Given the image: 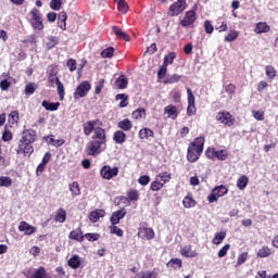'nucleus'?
Instances as JSON below:
<instances>
[{
    "label": "nucleus",
    "mask_w": 278,
    "mask_h": 278,
    "mask_svg": "<svg viewBox=\"0 0 278 278\" xmlns=\"http://www.w3.org/2000/svg\"><path fill=\"white\" fill-rule=\"evenodd\" d=\"M12 186V178L8 176H0V188H10Z\"/></svg>",
    "instance_id": "nucleus-35"
},
{
    "label": "nucleus",
    "mask_w": 278,
    "mask_h": 278,
    "mask_svg": "<svg viewBox=\"0 0 278 278\" xmlns=\"http://www.w3.org/2000/svg\"><path fill=\"white\" fill-rule=\"evenodd\" d=\"M164 114H167V118H172L173 121H175V118H177L178 116L177 106L175 105L165 106Z\"/></svg>",
    "instance_id": "nucleus-17"
},
{
    "label": "nucleus",
    "mask_w": 278,
    "mask_h": 278,
    "mask_svg": "<svg viewBox=\"0 0 278 278\" xmlns=\"http://www.w3.org/2000/svg\"><path fill=\"white\" fill-rule=\"evenodd\" d=\"M180 253L184 257H197V251H192V245H185Z\"/></svg>",
    "instance_id": "nucleus-22"
},
{
    "label": "nucleus",
    "mask_w": 278,
    "mask_h": 278,
    "mask_svg": "<svg viewBox=\"0 0 278 278\" xmlns=\"http://www.w3.org/2000/svg\"><path fill=\"white\" fill-rule=\"evenodd\" d=\"M194 21H197V14L194 13V10H191L186 12L184 20L180 21V25H182V27H190Z\"/></svg>",
    "instance_id": "nucleus-10"
},
{
    "label": "nucleus",
    "mask_w": 278,
    "mask_h": 278,
    "mask_svg": "<svg viewBox=\"0 0 278 278\" xmlns=\"http://www.w3.org/2000/svg\"><path fill=\"white\" fill-rule=\"evenodd\" d=\"M182 205L184 207L189 210L190 207H194V205H197V202L194 201V199H192V197L187 195L182 200Z\"/></svg>",
    "instance_id": "nucleus-33"
},
{
    "label": "nucleus",
    "mask_w": 278,
    "mask_h": 278,
    "mask_svg": "<svg viewBox=\"0 0 278 278\" xmlns=\"http://www.w3.org/2000/svg\"><path fill=\"white\" fill-rule=\"evenodd\" d=\"M105 129L97 127L92 136V140L87 143L86 151L87 154L94 156L99 155L105 149L106 142Z\"/></svg>",
    "instance_id": "nucleus-1"
},
{
    "label": "nucleus",
    "mask_w": 278,
    "mask_h": 278,
    "mask_svg": "<svg viewBox=\"0 0 278 278\" xmlns=\"http://www.w3.org/2000/svg\"><path fill=\"white\" fill-rule=\"evenodd\" d=\"M88 92H90V83L88 81H83L75 90L74 92V99L78 100V99H84V97H86V94H88Z\"/></svg>",
    "instance_id": "nucleus-7"
},
{
    "label": "nucleus",
    "mask_w": 278,
    "mask_h": 278,
    "mask_svg": "<svg viewBox=\"0 0 278 278\" xmlns=\"http://www.w3.org/2000/svg\"><path fill=\"white\" fill-rule=\"evenodd\" d=\"M96 125H99V119L89 121V122L85 123L83 125L85 136H90V134L96 131L97 130V128H94Z\"/></svg>",
    "instance_id": "nucleus-12"
},
{
    "label": "nucleus",
    "mask_w": 278,
    "mask_h": 278,
    "mask_svg": "<svg viewBox=\"0 0 278 278\" xmlns=\"http://www.w3.org/2000/svg\"><path fill=\"white\" fill-rule=\"evenodd\" d=\"M117 127L119 129H123V131H130L131 130V121H129L128 118L123 119L121 122L117 123Z\"/></svg>",
    "instance_id": "nucleus-24"
},
{
    "label": "nucleus",
    "mask_w": 278,
    "mask_h": 278,
    "mask_svg": "<svg viewBox=\"0 0 278 278\" xmlns=\"http://www.w3.org/2000/svg\"><path fill=\"white\" fill-rule=\"evenodd\" d=\"M113 31L115 36H117V38H121V40L129 42V35L125 33L123 29L118 28V26H113Z\"/></svg>",
    "instance_id": "nucleus-21"
},
{
    "label": "nucleus",
    "mask_w": 278,
    "mask_h": 278,
    "mask_svg": "<svg viewBox=\"0 0 278 278\" xmlns=\"http://www.w3.org/2000/svg\"><path fill=\"white\" fill-rule=\"evenodd\" d=\"M9 123H12V125H15V123H18V111H12L9 114Z\"/></svg>",
    "instance_id": "nucleus-49"
},
{
    "label": "nucleus",
    "mask_w": 278,
    "mask_h": 278,
    "mask_svg": "<svg viewBox=\"0 0 278 278\" xmlns=\"http://www.w3.org/2000/svg\"><path fill=\"white\" fill-rule=\"evenodd\" d=\"M50 8L51 10H60L62 8V0H51Z\"/></svg>",
    "instance_id": "nucleus-57"
},
{
    "label": "nucleus",
    "mask_w": 278,
    "mask_h": 278,
    "mask_svg": "<svg viewBox=\"0 0 278 278\" xmlns=\"http://www.w3.org/2000/svg\"><path fill=\"white\" fill-rule=\"evenodd\" d=\"M36 130H24L22 139L20 140L17 149L15 150L17 155H31V153H34V147H31V144L36 142Z\"/></svg>",
    "instance_id": "nucleus-2"
},
{
    "label": "nucleus",
    "mask_w": 278,
    "mask_h": 278,
    "mask_svg": "<svg viewBox=\"0 0 278 278\" xmlns=\"http://www.w3.org/2000/svg\"><path fill=\"white\" fill-rule=\"evenodd\" d=\"M86 240L89 242H97V240L100 238L99 233L93 232V233H86L85 235Z\"/></svg>",
    "instance_id": "nucleus-56"
},
{
    "label": "nucleus",
    "mask_w": 278,
    "mask_h": 278,
    "mask_svg": "<svg viewBox=\"0 0 278 278\" xmlns=\"http://www.w3.org/2000/svg\"><path fill=\"white\" fill-rule=\"evenodd\" d=\"M265 71L268 79H275V77H277V71L273 67V65H267Z\"/></svg>",
    "instance_id": "nucleus-39"
},
{
    "label": "nucleus",
    "mask_w": 278,
    "mask_h": 278,
    "mask_svg": "<svg viewBox=\"0 0 278 278\" xmlns=\"http://www.w3.org/2000/svg\"><path fill=\"white\" fill-rule=\"evenodd\" d=\"M59 26L61 29H66V12H61L59 14Z\"/></svg>",
    "instance_id": "nucleus-44"
},
{
    "label": "nucleus",
    "mask_w": 278,
    "mask_h": 278,
    "mask_svg": "<svg viewBox=\"0 0 278 278\" xmlns=\"http://www.w3.org/2000/svg\"><path fill=\"white\" fill-rule=\"evenodd\" d=\"M127 215V211L125 208H121L118 211H115L111 216V224L112 225H118L123 218Z\"/></svg>",
    "instance_id": "nucleus-11"
},
{
    "label": "nucleus",
    "mask_w": 278,
    "mask_h": 278,
    "mask_svg": "<svg viewBox=\"0 0 278 278\" xmlns=\"http://www.w3.org/2000/svg\"><path fill=\"white\" fill-rule=\"evenodd\" d=\"M187 94H188L187 114L188 116H192L197 114V106L194 105V94H192V89L187 88Z\"/></svg>",
    "instance_id": "nucleus-9"
},
{
    "label": "nucleus",
    "mask_w": 278,
    "mask_h": 278,
    "mask_svg": "<svg viewBox=\"0 0 278 278\" xmlns=\"http://www.w3.org/2000/svg\"><path fill=\"white\" fill-rule=\"evenodd\" d=\"M18 230L23 231L25 236H31V233L36 232V227L27 224L26 222H21Z\"/></svg>",
    "instance_id": "nucleus-14"
},
{
    "label": "nucleus",
    "mask_w": 278,
    "mask_h": 278,
    "mask_svg": "<svg viewBox=\"0 0 278 278\" xmlns=\"http://www.w3.org/2000/svg\"><path fill=\"white\" fill-rule=\"evenodd\" d=\"M147 116V111L144 109H137L135 112H132V118L138 121L139 118H144Z\"/></svg>",
    "instance_id": "nucleus-43"
},
{
    "label": "nucleus",
    "mask_w": 278,
    "mask_h": 278,
    "mask_svg": "<svg viewBox=\"0 0 278 278\" xmlns=\"http://www.w3.org/2000/svg\"><path fill=\"white\" fill-rule=\"evenodd\" d=\"M247 186H249V177H247V176L239 177L237 180V188L239 190H244V188H247Z\"/></svg>",
    "instance_id": "nucleus-28"
},
{
    "label": "nucleus",
    "mask_w": 278,
    "mask_h": 278,
    "mask_svg": "<svg viewBox=\"0 0 278 278\" xmlns=\"http://www.w3.org/2000/svg\"><path fill=\"white\" fill-rule=\"evenodd\" d=\"M111 233L118 236V238H123V229L118 228L116 225L110 226Z\"/></svg>",
    "instance_id": "nucleus-52"
},
{
    "label": "nucleus",
    "mask_w": 278,
    "mask_h": 278,
    "mask_svg": "<svg viewBox=\"0 0 278 278\" xmlns=\"http://www.w3.org/2000/svg\"><path fill=\"white\" fill-rule=\"evenodd\" d=\"M138 236L144 238L146 240H153L155 238V232L152 228H140Z\"/></svg>",
    "instance_id": "nucleus-13"
},
{
    "label": "nucleus",
    "mask_w": 278,
    "mask_h": 278,
    "mask_svg": "<svg viewBox=\"0 0 278 278\" xmlns=\"http://www.w3.org/2000/svg\"><path fill=\"white\" fill-rule=\"evenodd\" d=\"M134 278H157V274L154 271H141L137 274Z\"/></svg>",
    "instance_id": "nucleus-36"
},
{
    "label": "nucleus",
    "mask_w": 278,
    "mask_h": 278,
    "mask_svg": "<svg viewBox=\"0 0 278 278\" xmlns=\"http://www.w3.org/2000/svg\"><path fill=\"white\" fill-rule=\"evenodd\" d=\"M117 9L119 10V12H122V14H127V10L129 9V7L127 5V2H119L117 3Z\"/></svg>",
    "instance_id": "nucleus-60"
},
{
    "label": "nucleus",
    "mask_w": 278,
    "mask_h": 278,
    "mask_svg": "<svg viewBox=\"0 0 278 278\" xmlns=\"http://www.w3.org/2000/svg\"><path fill=\"white\" fill-rule=\"evenodd\" d=\"M155 134L150 128H143L139 131V138L141 140H149V138H153Z\"/></svg>",
    "instance_id": "nucleus-23"
},
{
    "label": "nucleus",
    "mask_w": 278,
    "mask_h": 278,
    "mask_svg": "<svg viewBox=\"0 0 278 278\" xmlns=\"http://www.w3.org/2000/svg\"><path fill=\"white\" fill-rule=\"evenodd\" d=\"M68 238L70 240H76L77 242H83L84 236L81 235V229H76L71 231Z\"/></svg>",
    "instance_id": "nucleus-25"
},
{
    "label": "nucleus",
    "mask_w": 278,
    "mask_h": 278,
    "mask_svg": "<svg viewBox=\"0 0 278 278\" xmlns=\"http://www.w3.org/2000/svg\"><path fill=\"white\" fill-rule=\"evenodd\" d=\"M100 175L103 179H114L118 175V167H111L109 165H104L101 170Z\"/></svg>",
    "instance_id": "nucleus-8"
},
{
    "label": "nucleus",
    "mask_w": 278,
    "mask_h": 278,
    "mask_svg": "<svg viewBox=\"0 0 278 278\" xmlns=\"http://www.w3.org/2000/svg\"><path fill=\"white\" fill-rule=\"evenodd\" d=\"M127 84H129V80L125 75H121L115 81V86L119 90H125V88H127Z\"/></svg>",
    "instance_id": "nucleus-20"
},
{
    "label": "nucleus",
    "mask_w": 278,
    "mask_h": 278,
    "mask_svg": "<svg viewBox=\"0 0 278 278\" xmlns=\"http://www.w3.org/2000/svg\"><path fill=\"white\" fill-rule=\"evenodd\" d=\"M273 255V250L268 247H263L257 252V257H270Z\"/></svg>",
    "instance_id": "nucleus-27"
},
{
    "label": "nucleus",
    "mask_w": 278,
    "mask_h": 278,
    "mask_svg": "<svg viewBox=\"0 0 278 278\" xmlns=\"http://www.w3.org/2000/svg\"><path fill=\"white\" fill-rule=\"evenodd\" d=\"M36 88H38V86L35 83H30V84L26 85L25 86V94L30 97V94H34L36 92Z\"/></svg>",
    "instance_id": "nucleus-41"
},
{
    "label": "nucleus",
    "mask_w": 278,
    "mask_h": 278,
    "mask_svg": "<svg viewBox=\"0 0 278 278\" xmlns=\"http://www.w3.org/2000/svg\"><path fill=\"white\" fill-rule=\"evenodd\" d=\"M66 66L71 71V73H73L77 71V61H75L74 59H68Z\"/></svg>",
    "instance_id": "nucleus-51"
},
{
    "label": "nucleus",
    "mask_w": 278,
    "mask_h": 278,
    "mask_svg": "<svg viewBox=\"0 0 278 278\" xmlns=\"http://www.w3.org/2000/svg\"><path fill=\"white\" fill-rule=\"evenodd\" d=\"M162 188H164V184L157 180V178H155V181H153L150 186L152 192H157V190H162Z\"/></svg>",
    "instance_id": "nucleus-45"
},
{
    "label": "nucleus",
    "mask_w": 278,
    "mask_h": 278,
    "mask_svg": "<svg viewBox=\"0 0 278 278\" xmlns=\"http://www.w3.org/2000/svg\"><path fill=\"white\" fill-rule=\"evenodd\" d=\"M254 31L255 34H268V31H270V26L265 22H260L256 24Z\"/></svg>",
    "instance_id": "nucleus-18"
},
{
    "label": "nucleus",
    "mask_w": 278,
    "mask_h": 278,
    "mask_svg": "<svg viewBox=\"0 0 278 278\" xmlns=\"http://www.w3.org/2000/svg\"><path fill=\"white\" fill-rule=\"evenodd\" d=\"M2 140L3 142H10V140H12V131L4 129L2 132Z\"/></svg>",
    "instance_id": "nucleus-59"
},
{
    "label": "nucleus",
    "mask_w": 278,
    "mask_h": 278,
    "mask_svg": "<svg viewBox=\"0 0 278 278\" xmlns=\"http://www.w3.org/2000/svg\"><path fill=\"white\" fill-rule=\"evenodd\" d=\"M252 116L255 121H264V111H252Z\"/></svg>",
    "instance_id": "nucleus-62"
},
{
    "label": "nucleus",
    "mask_w": 278,
    "mask_h": 278,
    "mask_svg": "<svg viewBox=\"0 0 278 278\" xmlns=\"http://www.w3.org/2000/svg\"><path fill=\"white\" fill-rule=\"evenodd\" d=\"M128 200L129 201H138V199H140V194L138 193V190H130L127 193Z\"/></svg>",
    "instance_id": "nucleus-48"
},
{
    "label": "nucleus",
    "mask_w": 278,
    "mask_h": 278,
    "mask_svg": "<svg viewBox=\"0 0 278 278\" xmlns=\"http://www.w3.org/2000/svg\"><path fill=\"white\" fill-rule=\"evenodd\" d=\"M114 140L117 144H123V142L126 140V135L123 132V130H117L114 134Z\"/></svg>",
    "instance_id": "nucleus-34"
},
{
    "label": "nucleus",
    "mask_w": 278,
    "mask_h": 278,
    "mask_svg": "<svg viewBox=\"0 0 278 278\" xmlns=\"http://www.w3.org/2000/svg\"><path fill=\"white\" fill-rule=\"evenodd\" d=\"M225 90L230 99H232L233 94H236V86L233 84L227 85Z\"/></svg>",
    "instance_id": "nucleus-50"
},
{
    "label": "nucleus",
    "mask_w": 278,
    "mask_h": 278,
    "mask_svg": "<svg viewBox=\"0 0 278 278\" xmlns=\"http://www.w3.org/2000/svg\"><path fill=\"white\" fill-rule=\"evenodd\" d=\"M188 8L186 0H178L169 7V16H179Z\"/></svg>",
    "instance_id": "nucleus-6"
},
{
    "label": "nucleus",
    "mask_w": 278,
    "mask_h": 278,
    "mask_svg": "<svg viewBox=\"0 0 278 278\" xmlns=\"http://www.w3.org/2000/svg\"><path fill=\"white\" fill-rule=\"evenodd\" d=\"M41 105L42 108H45V110H48L49 112H55L60 108V102H49L45 100L42 101Z\"/></svg>",
    "instance_id": "nucleus-19"
},
{
    "label": "nucleus",
    "mask_w": 278,
    "mask_h": 278,
    "mask_svg": "<svg viewBox=\"0 0 278 278\" xmlns=\"http://www.w3.org/2000/svg\"><path fill=\"white\" fill-rule=\"evenodd\" d=\"M205 155L206 157H208L210 160H216V150L214 148H208L205 151Z\"/></svg>",
    "instance_id": "nucleus-58"
},
{
    "label": "nucleus",
    "mask_w": 278,
    "mask_h": 278,
    "mask_svg": "<svg viewBox=\"0 0 278 278\" xmlns=\"http://www.w3.org/2000/svg\"><path fill=\"white\" fill-rule=\"evenodd\" d=\"M33 16L30 24L37 31H42L45 29V25L42 24V17L40 16V11L38 9H33L30 12Z\"/></svg>",
    "instance_id": "nucleus-5"
},
{
    "label": "nucleus",
    "mask_w": 278,
    "mask_h": 278,
    "mask_svg": "<svg viewBox=\"0 0 278 278\" xmlns=\"http://www.w3.org/2000/svg\"><path fill=\"white\" fill-rule=\"evenodd\" d=\"M140 186H148L149 181H151V177L148 175H143L138 179Z\"/></svg>",
    "instance_id": "nucleus-64"
},
{
    "label": "nucleus",
    "mask_w": 278,
    "mask_h": 278,
    "mask_svg": "<svg viewBox=\"0 0 278 278\" xmlns=\"http://www.w3.org/2000/svg\"><path fill=\"white\" fill-rule=\"evenodd\" d=\"M216 121H218V123H222L223 125H226V127H233V125L236 124V118H233V116H231V113L227 111L218 112L216 114Z\"/></svg>",
    "instance_id": "nucleus-4"
},
{
    "label": "nucleus",
    "mask_w": 278,
    "mask_h": 278,
    "mask_svg": "<svg viewBox=\"0 0 278 278\" xmlns=\"http://www.w3.org/2000/svg\"><path fill=\"white\" fill-rule=\"evenodd\" d=\"M231 249V245L229 243L225 244L218 252V257H225L227 255V251Z\"/></svg>",
    "instance_id": "nucleus-61"
},
{
    "label": "nucleus",
    "mask_w": 278,
    "mask_h": 278,
    "mask_svg": "<svg viewBox=\"0 0 278 278\" xmlns=\"http://www.w3.org/2000/svg\"><path fill=\"white\" fill-rule=\"evenodd\" d=\"M56 88H58L60 101H64V84H62L60 79H56Z\"/></svg>",
    "instance_id": "nucleus-46"
},
{
    "label": "nucleus",
    "mask_w": 278,
    "mask_h": 278,
    "mask_svg": "<svg viewBox=\"0 0 278 278\" xmlns=\"http://www.w3.org/2000/svg\"><path fill=\"white\" fill-rule=\"evenodd\" d=\"M213 192L216 193V195L218 198H220V197H225V194H227V192H229V189H227V187H225V185H220L218 187H215L213 189Z\"/></svg>",
    "instance_id": "nucleus-31"
},
{
    "label": "nucleus",
    "mask_w": 278,
    "mask_h": 278,
    "mask_svg": "<svg viewBox=\"0 0 278 278\" xmlns=\"http://www.w3.org/2000/svg\"><path fill=\"white\" fill-rule=\"evenodd\" d=\"M103 216H105L104 210H96L89 214V220H91V223H98L99 218H103Z\"/></svg>",
    "instance_id": "nucleus-16"
},
{
    "label": "nucleus",
    "mask_w": 278,
    "mask_h": 278,
    "mask_svg": "<svg viewBox=\"0 0 278 278\" xmlns=\"http://www.w3.org/2000/svg\"><path fill=\"white\" fill-rule=\"evenodd\" d=\"M56 223H64L66 220V211L64 208H59L54 217Z\"/></svg>",
    "instance_id": "nucleus-30"
},
{
    "label": "nucleus",
    "mask_w": 278,
    "mask_h": 278,
    "mask_svg": "<svg viewBox=\"0 0 278 278\" xmlns=\"http://www.w3.org/2000/svg\"><path fill=\"white\" fill-rule=\"evenodd\" d=\"M181 79V76L178 74L168 75L166 79L164 80V84H177Z\"/></svg>",
    "instance_id": "nucleus-40"
},
{
    "label": "nucleus",
    "mask_w": 278,
    "mask_h": 278,
    "mask_svg": "<svg viewBox=\"0 0 278 278\" xmlns=\"http://www.w3.org/2000/svg\"><path fill=\"white\" fill-rule=\"evenodd\" d=\"M157 181H160L161 184H168V181H170V174L168 173H162L160 175L156 176Z\"/></svg>",
    "instance_id": "nucleus-38"
},
{
    "label": "nucleus",
    "mask_w": 278,
    "mask_h": 278,
    "mask_svg": "<svg viewBox=\"0 0 278 278\" xmlns=\"http://www.w3.org/2000/svg\"><path fill=\"white\" fill-rule=\"evenodd\" d=\"M68 188H70V192H72L73 197H79V194H81V189H79L78 181H74V182L70 184Z\"/></svg>",
    "instance_id": "nucleus-26"
},
{
    "label": "nucleus",
    "mask_w": 278,
    "mask_h": 278,
    "mask_svg": "<svg viewBox=\"0 0 278 278\" xmlns=\"http://www.w3.org/2000/svg\"><path fill=\"white\" fill-rule=\"evenodd\" d=\"M58 37H48V42L46 43L47 49H53L58 45Z\"/></svg>",
    "instance_id": "nucleus-47"
},
{
    "label": "nucleus",
    "mask_w": 278,
    "mask_h": 278,
    "mask_svg": "<svg viewBox=\"0 0 278 278\" xmlns=\"http://www.w3.org/2000/svg\"><path fill=\"white\" fill-rule=\"evenodd\" d=\"M205 144V138L198 137L192 141L187 151V160L188 162L194 163L199 161V157H201V153H203V147Z\"/></svg>",
    "instance_id": "nucleus-3"
},
{
    "label": "nucleus",
    "mask_w": 278,
    "mask_h": 278,
    "mask_svg": "<svg viewBox=\"0 0 278 278\" xmlns=\"http://www.w3.org/2000/svg\"><path fill=\"white\" fill-rule=\"evenodd\" d=\"M175 58H177V53L169 52L167 55H165L163 64L165 66H168V64H173V62H175Z\"/></svg>",
    "instance_id": "nucleus-37"
},
{
    "label": "nucleus",
    "mask_w": 278,
    "mask_h": 278,
    "mask_svg": "<svg viewBox=\"0 0 278 278\" xmlns=\"http://www.w3.org/2000/svg\"><path fill=\"white\" fill-rule=\"evenodd\" d=\"M166 66L167 65H162L161 67H160V70H159V72H157V77H159V79H164L165 77H166Z\"/></svg>",
    "instance_id": "nucleus-63"
},
{
    "label": "nucleus",
    "mask_w": 278,
    "mask_h": 278,
    "mask_svg": "<svg viewBox=\"0 0 278 278\" xmlns=\"http://www.w3.org/2000/svg\"><path fill=\"white\" fill-rule=\"evenodd\" d=\"M47 275V270L45 267H39L38 269H35L34 278H45Z\"/></svg>",
    "instance_id": "nucleus-54"
},
{
    "label": "nucleus",
    "mask_w": 278,
    "mask_h": 278,
    "mask_svg": "<svg viewBox=\"0 0 278 278\" xmlns=\"http://www.w3.org/2000/svg\"><path fill=\"white\" fill-rule=\"evenodd\" d=\"M68 267L77 269L79 266H81V257L79 255L74 254L68 261H67Z\"/></svg>",
    "instance_id": "nucleus-15"
},
{
    "label": "nucleus",
    "mask_w": 278,
    "mask_h": 278,
    "mask_svg": "<svg viewBox=\"0 0 278 278\" xmlns=\"http://www.w3.org/2000/svg\"><path fill=\"white\" fill-rule=\"evenodd\" d=\"M101 55H102V58H109V59L112 58L114 55V48L110 47V48L104 49L101 52Z\"/></svg>",
    "instance_id": "nucleus-55"
},
{
    "label": "nucleus",
    "mask_w": 278,
    "mask_h": 278,
    "mask_svg": "<svg viewBox=\"0 0 278 278\" xmlns=\"http://www.w3.org/2000/svg\"><path fill=\"white\" fill-rule=\"evenodd\" d=\"M46 140L48 141V144H51L52 147H62V144H64V139H54L53 135L46 137Z\"/></svg>",
    "instance_id": "nucleus-32"
},
{
    "label": "nucleus",
    "mask_w": 278,
    "mask_h": 278,
    "mask_svg": "<svg viewBox=\"0 0 278 278\" xmlns=\"http://www.w3.org/2000/svg\"><path fill=\"white\" fill-rule=\"evenodd\" d=\"M227 150H218L215 154V160L225 161L227 160Z\"/></svg>",
    "instance_id": "nucleus-53"
},
{
    "label": "nucleus",
    "mask_w": 278,
    "mask_h": 278,
    "mask_svg": "<svg viewBox=\"0 0 278 278\" xmlns=\"http://www.w3.org/2000/svg\"><path fill=\"white\" fill-rule=\"evenodd\" d=\"M227 238L226 231L216 232L215 237L213 238V244H223V240Z\"/></svg>",
    "instance_id": "nucleus-29"
},
{
    "label": "nucleus",
    "mask_w": 278,
    "mask_h": 278,
    "mask_svg": "<svg viewBox=\"0 0 278 278\" xmlns=\"http://www.w3.org/2000/svg\"><path fill=\"white\" fill-rule=\"evenodd\" d=\"M238 39V31L230 30L228 35L225 36V42H233V40Z\"/></svg>",
    "instance_id": "nucleus-42"
}]
</instances>
